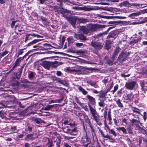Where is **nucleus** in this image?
<instances>
[{
  "instance_id": "774afa93",
  "label": "nucleus",
  "mask_w": 147,
  "mask_h": 147,
  "mask_svg": "<svg viewBox=\"0 0 147 147\" xmlns=\"http://www.w3.org/2000/svg\"><path fill=\"white\" fill-rule=\"evenodd\" d=\"M142 43L143 45H147V41H143Z\"/></svg>"
},
{
  "instance_id": "72a5a7b5",
  "label": "nucleus",
  "mask_w": 147,
  "mask_h": 147,
  "mask_svg": "<svg viewBox=\"0 0 147 147\" xmlns=\"http://www.w3.org/2000/svg\"><path fill=\"white\" fill-rule=\"evenodd\" d=\"M99 9H101L102 10H106L107 11H110V8L108 7H101L99 8Z\"/></svg>"
},
{
  "instance_id": "2eb2a0df",
  "label": "nucleus",
  "mask_w": 147,
  "mask_h": 147,
  "mask_svg": "<svg viewBox=\"0 0 147 147\" xmlns=\"http://www.w3.org/2000/svg\"><path fill=\"white\" fill-rule=\"evenodd\" d=\"M42 65L45 68L49 69L50 67L51 63L49 62L45 61L42 62Z\"/></svg>"
},
{
  "instance_id": "f257e3e1",
  "label": "nucleus",
  "mask_w": 147,
  "mask_h": 147,
  "mask_svg": "<svg viewBox=\"0 0 147 147\" xmlns=\"http://www.w3.org/2000/svg\"><path fill=\"white\" fill-rule=\"evenodd\" d=\"M87 27L88 28L90 33L95 32L99 29L105 28V25H102L98 24H90L87 25Z\"/></svg>"
},
{
  "instance_id": "aec40b11",
  "label": "nucleus",
  "mask_w": 147,
  "mask_h": 147,
  "mask_svg": "<svg viewBox=\"0 0 147 147\" xmlns=\"http://www.w3.org/2000/svg\"><path fill=\"white\" fill-rule=\"evenodd\" d=\"M120 50V49L119 47L117 46L116 47L115 49V50L112 56L113 57L115 58L117 54L119 52V51Z\"/></svg>"
},
{
  "instance_id": "603ef678",
  "label": "nucleus",
  "mask_w": 147,
  "mask_h": 147,
  "mask_svg": "<svg viewBox=\"0 0 147 147\" xmlns=\"http://www.w3.org/2000/svg\"><path fill=\"white\" fill-rule=\"evenodd\" d=\"M113 83L112 82L111 84H110L109 87L108 88L109 91H110V90L112 88L113 86Z\"/></svg>"
},
{
  "instance_id": "a19ab883",
  "label": "nucleus",
  "mask_w": 147,
  "mask_h": 147,
  "mask_svg": "<svg viewBox=\"0 0 147 147\" xmlns=\"http://www.w3.org/2000/svg\"><path fill=\"white\" fill-rule=\"evenodd\" d=\"M105 49H107V50H108L110 49L111 48V46L110 44L107 42L105 47Z\"/></svg>"
},
{
  "instance_id": "c756f323",
  "label": "nucleus",
  "mask_w": 147,
  "mask_h": 147,
  "mask_svg": "<svg viewBox=\"0 0 147 147\" xmlns=\"http://www.w3.org/2000/svg\"><path fill=\"white\" fill-rule=\"evenodd\" d=\"M117 129L118 130H121L124 133L127 134V131L125 128L123 127H119L117 128Z\"/></svg>"
},
{
  "instance_id": "13d9d810",
  "label": "nucleus",
  "mask_w": 147,
  "mask_h": 147,
  "mask_svg": "<svg viewBox=\"0 0 147 147\" xmlns=\"http://www.w3.org/2000/svg\"><path fill=\"white\" fill-rule=\"evenodd\" d=\"M116 18H117L119 19H125L126 18V17H123V16H117Z\"/></svg>"
},
{
  "instance_id": "5701e85b",
  "label": "nucleus",
  "mask_w": 147,
  "mask_h": 147,
  "mask_svg": "<svg viewBox=\"0 0 147 147\" xmlns=\"http://www.w3.org/2000/svg\"><path fill=\"white\" fill-rule=\"evenodd\" d=\"M78 21L80 23H86L88 22L87 19L85 18H78L77 19Z\"/></svg>"
},
{
  "instance_id": "f704fd0d",
  "label": "nucleus",
  "mask_w": 147,
  "mask_h": 147,
  "mask_svg": "<svg viewBox=\"0 0 147 147\" xmlns=\"http://www.w3.org/2000/svg\"><path fill=\"white\" fill-rule=\"evenodd\" d=\"M26 137L27 138L30 140H34V138L33 137V135L32 134H28L27 135Z\"/></svg>"
},
{
  "instance_id": "79ce46f5",
  "label": "nucleus",
  "mask_w": 147,
  "mask_h": 147,
  "mask_svg": "<svg viewBox=\"0 0 147 147\" xmlns=\"http://www.w3.org/2000/svg\"><path fill=\"white\" fill-rule=\"evenodd\" d=\"M147 113L146 112H144L143 113V118L145 121L147 119Z\"/></svg>"
},
{
  "instance_id": "ddd939ff",
  "label": "nucleus",
  "mask_w": 147,
  "mask_h": 147,
  "mask_svg": "<svg viewBox=\"0 0 147 147\" xmlns=\"http://www.w3.org/2000/svg\"><path fill=\"white\" fill-rule=\"evenodd\" d=\"M86 97L88 99L89 101L92 105H94L95 104L96 102L94 98L89 95H87Z\"/></svg>"
},
{
  "instance_id": "b1692460",
  "label": "nucleus",
  "mask_w": 147,
  "mask_h": 147,
  "mask_svg": "<svg viewBox=\"0 0 147 147\" xmlns=\"http://www.w3.org/2000/svg\"><path fill=\"white\" fill-rule=\"evenodd\" d=\"M127 99L130 101L133 100L134 95L131 93H129L127 95Z\"/></svg>"
},
{
  "instance_id": "2f4dec72",
  "label": "nucleus",
  "mask_w": 147,
  "mask_h": 147,
  "mask_svg": "<svg viewBox=\"0 0 147 147\" xmlns=\"http://www.w3.org/2000/svg\"><path fill=\"white\" fill-rule=\"evenodd\" d=\"M83 116L84 119L85 121L88 123H90V120L88 118V116L85 114L83 115Z\"/></svg>"
},
{
  "instance_id": "cd10ccee",
  "label": "nucleus",
  "mask_w": 147,
  "mask_h": 147,
  "mask_svg": "<svg viewBox=\"0 0 147 147\" xmlns=\"http://www.w3.org/2000/svg\"><path fill=\"white\" fill-rule=\"evenodd\" d=\"M141 14L140 12H137L136 13H133L130 14L129 15V17H134L139 16Z\"/></svg>"
},
{
  "instance_id": "0eeeda50",
  "label": "nucleus",
  "mask_w": 147,
  "mask_h": 147,
  "mask_svg": "<svg viewBox=\"0 0 147 147\" xmlns=\"http://www.w3.org/2000/svg\"><path fill=\"white\" fill-rule=\"evenodd\" d=\"M67 19L69 23L74 28L76 23V20H77V18L75 16H71L67 18Z\"/></svg>"
},
{
  "instance_id": "20e7f679",
  "label": "nucleus",
  "mask_w": 147,
  "mask_h": 147,
  "mask_svg": "<svg viewBox=\"0 0 147 147\" xmlns=\"http://www.w3.org/2000/svg\"><path fill=\"white\" fill-rule=\"evenodd\" d=\"M15 98L13 96H12L11 99V100H10V101H7L6 102V105L5 106L4 104H3L2 103L0 102V108H3L4 107H9L11 106H8L7 105H10L13 102L15 101Z\"/></svg>"
},
{
  "instance_id": "680f3d73",
  "label": "nucleus",
  "mask_w": 147,
  "mask_h": 147,
  "mask_svg": "<svg viewBox=\"0 0 147 147\" xmlns=\"http://www.w3.org/2000/svg\"><path fill=\"white\" fill-rule=\"evenodd\" d=\"M77 53H79L80 54H83L84 53V51H83L79 50L77 52Z\"/></svg>"
},
{
  "instance_id": "6ab92c4d",
  "label": "nucleus",
  "mask_w": 147,
  "mask_h": 147,
  "mask_svg": "<svg viewBox=\"0 0 147 147\" xmlns=\"http://www.w3.org/2000/svg\"><path fill=\"white\" fill-rule=\"evenodd\" d=\"M69 12L65 9H62L61 10V13L65 17H67V15Z\"/></svg>"
},
{
  "instance_id": "3c124183",
  "label": "nucleus",
  "mask_w": 147,
  "mask_h": 147,
  "mask_svg": "<svg viewBox=\"0 0 147 147\" xmlns=\"http://www.w3.org/2000/svg\"><path fill=\"white\" fill-rule=\"evenodd\" d=\"M141 86H142V89L143 91H145L146 89L145 88V86H144V84H142V83H141Z\"/></svg>"
},
{
  "instance_id": "37998d69",
  "label": "nucleus",
  "mask_w": 147,
  "mask_h": 147,
  "mask_svg": "<svg viewBox=\"0 0 147 147\" xmlns=\"http://www.w3.org/2000/svg\"><path fill=\"white\" fill-rule=\"evenodd\" d=\"M34 76V73L33 72H30L28 75V78L30 79H31Z\"/></svg>"
},
{
  "instance_id": "e433bc0d",
  "label": "nucleus",
  "mask_w": 147,
  "mask_h": 147,
  "mask_svg": "<svg viewBox=\"0 0 147 147\" xmlns=\"http://www.w3.org/2000/svg\"><path fill=\"white\" fill-rule=\"evenodd\" d=\"M98 104L100 107H103L105 106V103L103 101H101L100 102H98Z\"/></svg>"
},
{
  "instance_id": "69168bd1",
  "label": "nucleus",
  "mask_w": 147,
  "mask_h": 147,
  "mask_svg": "<svg viewBox=\"0 0 147 147\" xmlns=\"http://www.w3.org/2000/svg\"><path fill=\"white\" fill-rule=\"evenodd\" d=\"M108 32L107 30H106V31L102 33V36L106 35L107 34Z\"/></svg>"
},
{
  "instance_id": "9d476101",
  "label": "nucleus",
  "mask_w": 147,
  "mask_h": 147,
  "mask_svg": "<svg viewBox=\"0 0 147 147\" xmlns=\"http://www.w3.org/2000/svg\"><path fill=\"white\" fill-rule=\"evenodd\" d=\"M70 71L71 72H75V74L78 75L82 74V67H81L78 66V68L71 69Z\"/></svg>"
},
{
  "instance_id": "0e129e2a",
  "label": "nucleus",
  "mask_w": 147,
  "mask_h": 147,
  "mask_svg": "<svg viewBox=\"0 0 147 147\" xmlns=\"http://www.w3.org/2000/svg\"><path fill=\"white\" fill-rule=\"evenodd\" d=\"M110 136L109 135H107L105 136H103V137L105 138H107L108 139H109V138H110Z\"/></svg>"
},
{
  "instance_id": "8fccbe9b",
  "label": "nucleus",
  "mask_w": 147,
  "mask_h": 147,
  "mask_svg": "<svg viewBox=\"0 0 147 147\" xmlns=\"http://www.w3.org/2000/svg\"><path fill=\"white\" fill-rule=\"evenodd\" d=\"M76 129H77V128L76 127L74 128V129L71 130V132H69V134H70V135H71L72 134L71 133L73 132L76 131Z\"/></svg>"
},
{
  "instance_id": "a211bd4d",
  "label": "nucleus",
  "mask_w": 147,
  "mask_h": 147,
  "mask_svg": "<svg viewBox=\"0 0 147 147\" xmlns=\"http://www.w3.org/2000/svg\"><path fill=\"white\" fill-rule=\"evenodd\" d=\"M78 88L79 91L81 92L83 94L85 95L88 94V92L85 90L81 86H78Z\"/></svg>"
},
{
  "instance_id": "e2e57ef3",
  "label": "nucleus",
  "mask_w": 147,
  "mask_h": 147,
  "mask_svg": "<svg viewBox=\"0 0 147 147\" xmlns=\"http://www.w3.org/2000/svg\"><path fill=\"white\" fill-rule=\"evenodd\" d=\"M108 118L109 119V121H111V114L110 113V112H109L108 113Z\"/></svg>"
},
{
  "instance_id": "7c9ffc66",
  "label": "nucleus",
  "mask_w": 147,
  "mask_h": 147,
  "mask_svg": "<svg viewBox=\"0 0 147 147\" xmlns=\"http://www.w3.org/2000/svg\"><path fill=\"white\" fill-rule=\"evenodd\" d=\"M53 105H48L44 108V110L48 111L53 107Z\"/></svg>"
},
{
  "instance_id": "7ed1b4c3",
  "label": "nucleus",
  "mask_w": 147,
  "mask_h": 147,
  "mask_svg": "<svg viewBox=\"0 0 147 147\" xmlns=\"http://www.w3.org/2000/svg\"><path fill=\"white\" fill-rule=\"evenodd\" d=\"M92 47H93L96 50H100L103 47V43L98 41H92L90 43Z\"/></svg>"
},
{
  "instance_id": "39448f33",
  "label": "nucleus",
  "mask_w": 147,
  "mask_h": 147,
  "mask_svg": "<svg viewBox=\"0 0 147 147\" xmlns=\"http://www.w3.org/2000/svg\"><path fill=\"white\" fill-rule=\"evenodd\" d=\"M136 84V82L134 81H131L126 82L125 87L126 88L129 90H132Z\"/></svg>"
},
{
  "instance_id": "9b49d317",
  "label": "nucleus",
  "mask_w": 147,
  "mask_h": 147,
  "mask_svg": "<svg viewBox=\"0 0 147 147\" xmlns=\"http://www.w3.org/2000/svg\"><path fill=\"white\" fill-rule=\"evenodd\" d=\"M117 36V32L116 31L114 30L110 32L107 36V38H115Z\"/></svg>"
},
{
  "instance_id": "ea45409f",
  "label": "nucleus",
  "mask_w": 147,
  "mask_h": 147,
  "mask_svg": "<svg viewBox=\"0 0 147 147\" xmlns=\"http://www.w3.org/2000/svg\"><path fill=\"white\" fill-rule=\"evenodd\" d=\"M30 35L31 34H26V35L25 42H26L27 40H29V38H31V37H30Z\"/></svg>"
},
{
  "instance_id": "052dcab7",
  "label": "nucleus",
  "mask_w": 147,
  "mask_h": 147,
  "mask_svg": "<svg viewBox=\"0 0 147 147\" xmlns=\"http://www.w3.org/2000/svg\"><path fill=\"white\" fill-rule=\"evenodd\" d=\"M32 41L33 42V44H34L36 43V42H38L39 41V40L38 39H34Z\"/></svg>"
},
{
  "instance_id": "c85d7f7f",
  "label": "nucleus",
  "mask_w": 147,
  "mask_h": 147,
  "mask_svg": "<svg viewBox=\"0 0 147 147\" xmlns=\"http://www.w3.org/2000/svg\"><path fill=\"white\" fill-rule=\"evenodd\" d=\"M68 42L69 43H71L74 42L75 40L72 36H70L67 39Z\"/></svg>"
},
{
  "instance_id": "393cba45",
  "label": "nucleus",
  "mask_w": 147,
  "mask_h": 147,
  "mask_svg": "<svg viewBox=\"0 0 147 147\" xmlns=\"http://www.w3.org/2000/svg\"><path fill=\"white\" fill-rule=\"evenodd\" d=\"M116 102L119 107L121 108L123 107V105L121 102V100L119 99L116 101Z\"/></svg>"
},
{
  "instance_id": "1a4fd4ad",
  "label": "nucleus",
  "mask_w": 147,
  "mask_h": 147,
  "mask_svg": "<svg viewBox=\"0 0 147 147\" xmlns=\"http://www.w3.org/2000/svg\"><path fill=\"white\" fill-rule=\"evenodd\" d=\"M127 55L125 52L122 53L118 57V59L120 61H123L127 57Z\"/></svg>"
},
{
  "instance_id": "dca6fc26",
  "label": "nucleus",
  "mask_w": 147,
  "mask_h": 147,
  "mask_svg": "<svg viewBox=\"0 0 147 147\" xmlns=\"http://www.w3.org/2000/svg\"><path fill=\"white\" fill-rule=\"evenodd\" d=\"M80 30L85 34H87L88 33H90L89 28L87 27H86L84 26H82L81 27Z\"/></svg>"
},
{
  "instance_id": "6e6d98bb",
  "label": "nucleus",
  "mask_w": 147,
  "mask_h": 147,
  "mask_svg": "<svg viewBox=\"0 0 147 147\" xmlns=\"http://www.w3.org/2000/svg\"><path fill=\"white\" fill-rule=\"evenodd\" d=\"M64 147H71L68 143L65 142L64 143Z\"/></svg>"
},
{
  "instance_id": "de8ad7c7",
  "label": "nucleus",
  "mask_w": 147,
  "mask_h": 147,
  "mask_svg": "<svg viewBox=\"0 0 147 147\" xmlns=\"http://www.w3.org/2000/svg\"><path fill=\"white\" fill-rule=\"evenodd\" d=\"M75 99L76 102L80 105H81L82 103L80 101V100L78 98V97H77L76 96Z\"/></svg>"
},
{
  "instance_id": "bb28decb",
  "label": "nucleus",
  "mask_w": 147,
  "mask_h": 147,
  "mask_svg": "<svg viewBox=\"0 0 147 147\" xmlns=\"http://www.w3.org/2000/svg\"><path fill=\"white\" fill-rule=\"evenodd\" d=\"M108 131L109 133L113 135L114 136H117V134L113 129H110L109 128H108Z\"/></svg>"
},
{
  "instance_id": "4468645a",
  "label": "nucleus",
  "mask_w": 147,
  "mask_h": 147,
  "mask_svg": "<svg viewBox=\"0 0 147 147\" xmlns=\"http://www.w3.org/2000/svg\"><path fill=\"white\" fill-rule=\"evenodd\" d=\"M115 58L114 57L112 56L110 59H108L107 60L108 58V57L106 56H105L104 58V60H107V62L109 65H111L113 64V61L114 60Z\"/></svg>"
},
{
  "instance_id": "5fc2aeb1",
  "label": "nucleus",
  "mask_w": 147,
  "mask_h": 147,
  "mask_svg": "<svg viewBox=\"0 0 147 147\" xmlns=\"http://www.w3.org/2000/svg\"><path fill=\"white\" fill-rule=\"evenodd\" d=\"M121 75L122 77H129L130 76V74H128L127 75H126L124 74H121Z\"/></svg>"
},
{
  "instance_id": "f8f14e48",
  "label": "nucleus",
  "mask_w": 147,
  "mask_h": 147,
  "mask_svg": "<svg viewBox=\"0 0 147 147\" xmlns=\"http://www.w3.org/2000/svg\"><path fill=\"white\" fill-rule=\"evenodd\" d=\"M9 113L7 111L2 110L0 111V117L2 119L7 118V115L9 114Z\"/></svg>"
},
{
  "instance_id": "a18cd8bd",
  "label": "nucleus",
  "mask_w": 147,
  "mask_h": 147,
  "mask_svg": "<svg viewBox=\"0 0 147 147\" xmlns=\"http://www.w3.org/2000/svg\"><path fill=\"white\" fill-rule=\"evenodd\" d=\"M17 22V20L15 21H13L12 22L11 25V28H13L16 22Z\"/></svg>"
},
{
  "instance_id": "f3484780",
  "label": "nucleus",
  "mask_w": 147,
  "mask_h": 147,
  "mask_svg": "<svg viewBox=\"0 0 147 147\" xmlns=\"http://www.w3.org/2000/svg\"><path fill=\"white\" fill-rule=\"evenodd\" d=\"M131 123L132 125H135L136 127H138V126L139 123H140L141 125L142 123L140 122L139 121L136 120L134 119H132L131 120Z\"/></svg>"
},
{
  "instance_id": "4c0bfd02",
  "label": "nucleus",
  "mask_w": 147,
  "mask_h": 147,
  "mask_svg": "<svg viewBox=\"0 0 147 147\" xmlns=\"http://www.w3.org/2000/svg\"><path fill=\"white\" fill-rule=\"evenodd\" d=\"M8 53V51L5 50L3 51L2 53H0V54L1 55L2 57H4L5 55H7Z\"/></svg>"
},
{
  "instance_id": "09e8293b",
  "label": "nucleus",
  "mask_w": 147,
  "mask_h": 147,
  "mask_svg": "<svg viewBox=\"0 0 147 147\" xmlns=\"http://www.w3.org/2000/svg\"><path fill=\"white\" fill-rule=\"evenodd\" d=\"M147 22V20H145V21H141L139 22H134L133 23V24H143L144 23H145L146 22Z\"/></svg>"
},
{
  "instance_id": "338daca9",
  "label": "nucleus",
  "mask_w": 147,
  "mask_h": 147,
  "mask_svg": "<svg viewBox=\"0 0 147 147\" xmlns=\"http://www.w3.org/2000/svg\"><path fill=\"white\" fill-rule=\"evenodd\" d=\"M24 147H28L30 146V144L28 143H26L24 144Z\"/></svg>"
},
{
  "instance_id": "58836bf2",
  "label": "nucleus",
  "mask_w": 147,
  "mask_h": 147,
  "mask_svg": "<svg viewBox=\"0 0 147 147\" xmlns=\"http://www.w3.org/2000/svg\"><path fill=\"white\" fill-rule=\"evenodd\" d=\"M30 35L31 34H26V35L25 42H26L27 40H29V38H31V37H30Z\"/></svg>"
},
{
  "instance_id": "49530a36",
  "label": "nucleus",
  "mask_w": 147,
  "mask_h": 147,
  "mask_svg": "<svg viewBox=\"0 0 147 147\" xmlns=\"http://www.w3.org/2000/svg\"><path fill=\"white\" fill-rule=\"evenodd\" d=\"M74 137L68 136H64V138L66 139L67 140H69L73 139Z\"/></svg>"
},
{
  "instance_id": "473e14b6",
  "label": "nucleus",
  "mask_w": 147,
  "mask_h": 147,
  "mask_svg": "<svg viewBox=\"0 0 147 147\" xmlns=\"http://www.w3.org/2000/svg\"><path fill=\"white\" fill-rule=\"evenodd\" d=\"M87 83L88 84L92 86H94L96 84V83L95 82L91 80L88 81Z\"/></svg>"
},
{
  "instance_id": "c03bdc74",
  "label": "nucleus",
  "mask_w": 147,
  "mask_h": 147,
  "mask_svg": "<svg viewBox=\"0 0 147 147\" xmlns=\"http://www.w3.org/2000/svg\"><path fill=\"white\" fill-rule=\"evenodd\" d=\"M83 45V44L82 43L77 42L75 44V45L77 47H80Z\"/></svg>"
},
{
  "instance_id": "423d86ee",
  "label": "nucleus",
  "mask_w": 147,
  "mask_h": 147,
  "mask_svg": "<svg viewBox=\"0 0 147 147\" xmlns=\"http://www.w3.org/2000/svg\"><path fill=\"white\" fill-rule=\"evenodd\" d=\"M74 37L77 40H80L83 42L87 40L86 36L83 34H77L75 33Z\"/></svg>"
},
{
  "instance_id": "864d4df0",
  "label": "nucleus",
  "mask_w": 147,
  "mask_h": 147,
  "mask_svg": "<svg viewBox=\"0 0 147 147\" xmlns=\"http://www.w3.org/2000/svg\"><path fill=\"white\" fill-rule=\"evenodd\" d=\"M23 53V49H21L18 51V57L20 55L22 54Z\"/></svg>"
},
{
  "instance_id": "6e6552de",
  "label": "nucleus",
  "mask_w": 147,
  "mask_h": 147,
  "mask_svg": "<svg viewBox=\"0 0 147 147\" xmlns=\"http://www.w3.org/2000/svg\"><path fill=\"white\" fill-rule=\"evenodd\" d=\"M120 6L121 7H129L131 6H136L135 4L133 3L131 4V3H129L127 1H124L121 3L119 4Z\"/></svg>"
},
{
  "instance_id": "412c9836",
  "label": "nucleus",
  "mask_w": 147,
  "mask_h": 147,
  "mask_svg": "<svg viewBox=\"0 0 147 147\" xmlns=\"http://www.w3.org/2000/svg\"><path fill=\"white\" fill-rule=\"evenodd\" d=\"M55 81L57 83H59L61 84L64 85L65 84V82L61 80L60 78H55Z\"/></svg>"
},
{
  "instance_id": "4be33fe9",
  "label": "nucleus",
  "mask_w": 147,
  "mask_h": 147,
  "mask_svg": "<svg viewBox=\"0 0 147 147\" xmlns=\"http://www.w3.org/2000/svg\"><path fill=\"white\" fill-rule=\"evenodd\" d=\"M33 121L36 123L39 124L40 123H43L44 122V121H43L40 119L38 118H35L33 119Z\"/></svg>"
},
{
  "instance_id": "4d7b16f0",
  "label": "nucleus",
  "mask_w": 147,
  "mask_h": 147,
  "mask_svg": "<svg viewBox=\"0 0 147 147\" xmlns=\"http://www.w3.org/2000/svg\"><path fill=\"white\" fill-rule=\"evenodd\" d=\"M62 74L61 72L60 71H57L56 72V74L58 76H60Z\"/></svg>"
},
{
  "instance_id": "a878e982",
  "label": "nucleus",
  "mask_w": 147,
  "mask_h": 147,
  "mask_svg": "<svg viewBox=\"0 0 147 147\" xmlns=\"http://www.w3.org/2000/svg\"><path fill=\"white\" fill-rule=\"evenodd\" d=\"M20 61V59H17L15 62L14 63V65L12 67V68L11 69V70H13L19 64V62Z\"/></svg>"
},
{
  "instance_id": "c9c22d12",
  "label": "nucleus",
  "mask_w": 147,
  "mask_h": 147,
  "mask_svg": "<svg viewBox=\"0 0 147 147\" xmlns=\"http://www.w3.org/2000/svg\"><path fill=\"white\" fill-rule=\"evenodd\" d=\"M118 86L117 84L116 85L114 86L113 90L111 91V92H112V93L113 94L118 89Z\"/></svg>"
},
{
  "instance_id": "bf43d9fd",
  "label": "nucleus",
  "mask_w": 147,
  "mask_h": 147,
  "mask_svg": "<svg viewBox=\"0 0 147 147\" xmlns=\"http://www.w3.org/2000/svg\"><path fill=\"white\" fill-rule=\"evenodd\" d=\"M118 23V22L117 21H111L109 22V24H116L117 23Z\"/></svg>"
},
{
  "instance_id": "f03ea898",
  "label": "nucleus",
  "mask_w": 147,
  "mask_h": 147,
  "mask_svg": "<svg viewBox=\"0 0 147 147\" xmlns=\"http://www.w3.org/2000/svg\"><path fill=\"white\" fill-rule=\"evenodd\" d=\"M90 110L93 117L92 119L96 122H98L99 121L100 116L96 110L92 107L90 105L88 104Z\"/></svg>"
}]
</instances>
